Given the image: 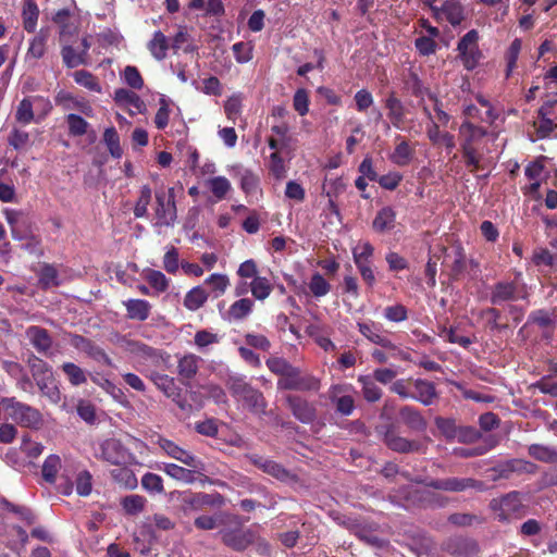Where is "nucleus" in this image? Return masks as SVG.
I'll return each instance as SVG.
<instances>
[{
  "label": "nucleus",
  "mask_w": 557,
  "mask_h": 557,
  "mask_svg": "<svg viewBox=\"0 0 557 557\" xmlns=\"http://www.w3.org/2000/svg\"><path fill=\"white\" fill-rule=\"evenodd\" d=\"M460 147L465 158L466 165L474 172L480 169L482 154L478 151L476 145L486 135L483 127L476 126L468 121L459 127Z\"/></svg>",
  "instance_id": "obj_1"
},
{
  "label": "nucleus",
  "mask_w": 557,
  "mask_h": 557,
  "mask_svg": "<svg viewBox=\"0 0 557 557\" xmlns=\"http://www.w3.org/2000/svg\"><path fill=\"white\" fill-rule=\"evenodd\" d=\"M28 363L32 376L41 394L51 403H59L61 400V394L54 382L53 373L49 364L35 356L29 359Z\"/></svg>",
  "instance_id": "obj_2"
},
{
  "label": "nucleus",
  "mask_w": 557,
  "mask_h": 557,
  "mask_svg": "<svg viewBox=\"0 0 557 557\" xmlns=\"http://www.w3.org/2000/svg\"><path fill=\"white\" fill-rule=\"evenodd\" d=\"M228 388L238 401L256 413H263L267 401L261 392L250 386L244 377L231 376Z\"/></svg>",
  "instance_id": "obj_3"
},
{
  "label": "nucleus",
  "mask_w": 557,
  "mask_h": 557,
  "mask_svg": "<svg viewBox=\"0 0 557 557\" xmlns=\"http://www.w3.org/2000/svg\"><path fill=\"white\" fill-rule=\"evenodd\" d=\"M156 227L173 226L176 221L174 189H161L156 193Z\"/></svg>",
  "instance_id": "obj_4"
},
{
  "label": "nucleus",
  "mask_w": 557,
  "mask_h": 557,
  "mask_svg": "<svg viewBox=\"0 0 557 557\" xmlns=\"http://www.w3.org/2000/svg\"><path fill=\"white\" fill-rule=\"evenodd\" d=\"M2 404L11 419L26 428H38L42 422V416L36 408L20 403L14 398H3Z\"/></svg>",
  "instance_id": "obj_5"
},
{
  "label": "nucleus",
  "mask_w": 557,
  "mask_h": 557,
  "mask_svg": "<svg viewBox=\"0 0 557 557\" xmlns=\"http://www.w3.org/2000/svg\"><path fill=\"white\" fill-rule=\"evenodd\" d=\"M320 386V379L310 373L301 372L297 367H293L286 377H280L277 381L278 389L317 392Z\"/></svg>",
  "instance_id": "obj_6"
},
{
  "label": "nucleus",
  "mask_w": 557,
  "mask_h": 557,
  "mask_svg": "<svg viewBox=\"0 0 557 557\" xmlns=\"http://www.w3.org/2000/svg\"><path fill=\"white\" fill-rule=\"evenodd\" d=\"M479 34L475 29L469 30L458 42L459 58L467 70H473L482 57L478 47Z\"/></svg>",
  "instance_id": "obj_7"
},
{
  "label": "nucleus",
  "mask_w": 557,
  "mask_h": 557,
  "mask_svg": "<svg viewBox=\"0 0 557 557\" xmlns=\"http://www.w3.org/2000/svg\"><path fill=\"white\" fill-rule=\"evenodd\" d=\"M330 399L342 416H350L355 410V388L351 384H336L330 388Z\"/></svg>",
  "instance_id": "obj_8"
},
{
  "label": "nucleus",
  "mask_w": 557,
  "mask_h": 557,
  "mask_svg": "<svg viewBox=\"0 0 557 557\" xmlns=\"http://www.w3.org/2000/svg\"><path fill=\"white\" fill-rule=\"evenodd\" d=\"M384 443L386 446L400 454L419 453L424 454L426 450L425 440H408L398 435L394 430L388 429L384 434Z\"/></svg>",
  "instance_id": "obj_9"
},
{
  "label": "nucleus",
  "mask_w": 557,
  "mask_h": 557,
  "mask_svg": "<svg viewBox=\"0 0 557 557\" xmlns=\"http://www.w3.org/2000/svg\"><path fill=\"white\" fill-rule=\"evenodd\" d=\"M253 300L247 297L235 300L228 308H225V302L218 305L222 320L228 323H238L246 320L253 311Z\"/></svg>",
  "instance_id": "obj_10"
},
{
  "label": "nucleus",
  "mask_w": 557,
  "mask_h": 557,
  "mask_svg": "<svg viewBox=\"0 0 557 557\" xmlns=\"http://www.w3.org/2000/svg\"><path fill=\"white\" fill-rule=\"evenodd\" d=\"M428 486L433 487L435 490L445 491V492H463L469 488H474L478 491H484L485 484L481 481L471 478H445V479H436L431 480L428 483Z\"/></svg>",
  "instance_id": "obj_11"
},
{
  "label": "nucleus",
  "mask_w": 557,
  "mask_h": 557,
  "mask_svg": "<svg viewBox=\"0 0 557 557\" xmlns=\"http://www.w3.org/2000/svg\"><path fill=\"white\" fill-rule=\"evenodd\" d=\"M158 445L169 457L181 461L194 470H205L203 463L197 457L180 447L174 442L160 437Z\"/></svg>",
  "instance_id": "obj_12"
},
{
  "label": "nucleus",
  "mask_w": 557,
  "mask_h": 557,
  "mask_svg": "<svg viewBox=\"0 0 557 557\" xmlns=\"http://www.w3.org/2000/svg\"><path fill=\"white\" fill-rule=\"evenodd\" d=\"M99 457L112 465H124L132 459V454L115 438H109L101 443Z\"/></svg>",
  "instance_id": "obj_13"
},
{
  "label": "nucleus",
  "mask_w": 557,
  "mask_h": 557,
  "mask_svg": "<svg viewBox=\"0 0 557 557\" xmlns=\"http://www.w3.org/2000/svg\"><path fill=\"white\" fill-rule=\"evenodd\" d=\"M66 25H63L60 32V40L62 42V59L67 67H76L81 64H86L87 59L84 57V52L79 51V48H74L70 44L69 35L70 30Z\"/></svg>",
  "instance_id": "obj_14"
},
{
  "label": "nucleus",
  "mask_w": 557,
  "mask_h": 557,
  "mask_svg": "<svg viewBox=\"0 0 557 557\" xmlns=\"http://www.w3.org/2000/svg\"><path fill=\"white\" fill-rule=\"evenodd\" d=\"M525 298V293L519 288L516 282H499L492 292L491 301L494 305H502L505 301H512Z\"/></svg>",
  "instance_id": "obj_15"
},
{
  "label": "nucleus",
  "mask_w": 557,
  "mask_h": 557,
  "mask_svg": "<svg viewBox=\"0 0 557 557\" xmlns=\"http://www.w3.org/2000/svg\"><path fill=\"white\" fill-rule=\"evenodd\" d=\"M437 20H445L453 26L459 25L463 16V8L457 0H446L441 8L430 4Z\"/></svg>",
  "instance_id": "obj_16"
},
{
  "label": "nucleus",
  "mask_w": 557,
  "mask_h": 557,
  "mask_svg": "<svg viewBox=\"0 0 557 557\" xmlns=\"http://www.w3.org/2000/svg\"><path fill=\"white\" fill-rule=\"evenodd\" d=\"M5 220L11 227L12 237L17 240L25 239L29 234V222L27 215L18 210L7 209Z\"/></svg>",
  "instance_id": "obj_17"
},
{
  "label": "nucleus",
  "mask_w": 557,
  "mask_h": 557,
  "mask_svg": "<svg viewBox=\"0 0 557 557\" xmlns=\"http://www.w3.org/2000/svg\"><path fill=\"white\" fill-rule=\"evenodd\" d=\"M285 400L294 417L302 423H310L315 418V409L306 399L297 395H287Z\"/></svg>",
  "instance_id": "obj_18"
},
{
  "label": "nucleus",
  "mask_w": 557,
  "mask_h": 557,
  "mask_svg": "<svg viewBox=\"0 0 557 557\" xmlns=\"http://www.w3.org/2000/svg\"><path fill=\"white\" fill-rule=\"evenodd\" d=\"M250 461L261 469L264 473L282 481H288L292 475L288 470H286L282 465L275 462L274 460L263 458L261 456L252 455L249 457Z\"/></svg>",
  "instance_id": "obj_19"
},
{
  "label": "nucleus",
  "mask_w": 557,
  "mask_h": 557,
  "mask_svg": "<svg viewBox=\"0 0 557 557\" xmlns=\"http://www.w3.org/2000/svg\"><path fill=\"white\" fill-rule=\"evenodd\" d=\"M26 337L38 352L48 355L52 346V338L47 330L40 326H29L26 330Z\"/></svg>",
  "instance_id": "obj_20"
},
{
  "label": "nucleus",
  "mask_w": 557,
  "mask_h": 557,
  "mask_svg": "<svg viewBox=\"0 0 557 557\" xmlns=\"http://www.w3.org/2000/svg\"><path fill=\"white\" fill-rule=\"evenodd\" d=\"M231 170L239 178L240 188L247 196H253L258 191L259 177L251 170L239 164L233 165Z\"/></svg>",
  "instance_id": "obj_21"
},
{
  "label": "nucleus",
  "mask_w": 557,
  "mask_h": 557,
  "mask_svg": "<svg viewBox=\"0 0 557 557\" xmlns=\"http://www.w3.org/2000/svg\"><path fill=\"white\" fill-rule=\"evenodd\" d=\"M113 99L119 106L128 107L132 114L141 113L146 109V104L140 97L125 88L116 89Z\"/></svg>",
  "instance_id": "obj_22"
},
{
  "label": "nucleus",
  "mask_w": 557,
  "mask_h": 557,
  "mask_svg": "<svg viewBox=\"0 0 557 557\" xmlns=\"http://www.w3.org/2000/svg\"><path fill=\"white\" fill-rule=\"evenodd\" d=\"M126 315L131 320L146 321L151 312V305L145 299H127L123 301Z\"/></svg>",
  "instance_id": "obj_23"
},
{
  "label": "nucleus",
  "mask_w": 557,
  "mask_h": 557,
  "mask_svg": "<svg viewBox=\"0 0 557 557\" xmlns=\"http://www.w3.org/2000/svg\"><path fill=\"white\" fill-rule=\"evenodd\" d=\"M413 386L414 393H411V398L424 406L432 405L437 397L435 385L432 382L418 379L413 382Z\"/></svg>",
  "instance_id": "obj_24"
},
{
  "label": "nucleus",
  "mask_w": 557,
  "mask_h": 557,
  "mask_svg": "<svg viewBox=\"0 0 557 557\" xmlns=\"http://www.w3.org/2000/svg\"><path fill=\"white\" fill-rule=\"evenodd\" d=\"M223 542L236 550L245 549L252 541V534L247 530L221 532Z\"/></svg>",
  "instance_id": "obj_25"
},
{
  "label": "nucleus",
  "mask_w": 557,
  "mask_h": 557,
  "mask_svg": "<svg viewBox=\"0 0 557 557\" xmlns=\"http://www.w3.org/2000/svg\"><path fill=\"white\" fill-rule=\"evenodd\" d=\"M396 224V211L389 207H383L377 211L372 222V227L377 233H384L393 230Z\"/></svg>",
  "instance_id": "obj_26"
},
{
  "label": "nucleus",
  "mask_w": 557,
  "mask_h": 557,
  "mask_svg": "<svg viewBox=\"0 0 557 557\" xmlns=\"http://www.w3.org/2000/svg\"><path fill=\"white\" fill-rule=\"evenodd\" d=\"M147 48L156 60L162 61L165 59L171 45L169 38L161 30H156L148 41Z\"/></svg>",
  "instance_id": "obj_27"
},
{
  "label": "nucleus",
  "mask_w": 557,
  "mask_h": 557,
  "mask_svg": "<svg viewBox=\"0 0 557 557\" xmlns=\"http://www.w3.org/2000/svg\"><path fill=\"white\" fill-rule=\"evenodd\" d=\"M201 358L195 354H186L178 359L177 371L182 380H191L199 370Z\"/></svg>",
  "instance_id": "obj_28"
},
{
  "label": "nucleus",
  "mask_w": 557,
  "mask_h": 557,
  "mask_svg": "<svg viewBox=\"0 0 557 557\" xmlns=\"http://www.w3.org/2000/svg\"><path fill=\"white\" fill-rule=\"evenodd\" d=\"M426 134L429 139L434 145H443L447 152H451L455 148V137L450 133L441 132L440 126L436 122L431 123L428 126Z\"/></svg>",
  "instance_id": "obj_29"
},
{
  "label": "nucleus",
  "mask_w": 557,
  "mask_h": 557,
  "mask_svg": "<svg viewBox=\"0 0 557 557\" xmlns=\"http://www.w3.org/2000/svg\"><path fill=\"white\" fill-rule=\"evenodd\" d=\"M73 343L75 347L86 351L94 359L102 361L107 366L112 364L111 358L103 351V349L92 344L89 339L83 336H75Z\"/></svg>",
  "instance_id": "obj_30"
},
{
  "label": "nucleus",
  "mask_w": 557,
  "mask_h": 557,
  "mask_svg": "<svg viewBox=\"0 0 557 557\" xmlns=\"http://www.w3.org/2000/svg\"><path fill=\"white\" fill-rule=\"evenodd\" d=\"M414 153V148L407 140H401L391 153L389 160L398 166H406L413 160Z\"/></svg>",
  "instance_id": "obj_31"
},
{
  "label": "nucleus",
  "mask_w": 557,
  "mask_h": 557,
  "mask_svg": "<svg viewBox=\"0 0 557 557\" xmlns=\"http://www.w3.org/2000/svg\"><path fill=\"white\" fill-rule=\"evenodd\" d=\"M385 107L388 110V117L394 127L403 129V123L405 119V107L399 99L394 95H391L385 100Z\"/></svg>",
  "instance_id": "obj_32"
},
{
  "label": "nucleus",
  "mask_w": 557,
  "mask_h": 557,
  "mask_svg": "<svg viewBox=\"0 0 557 557\" xmlns=\"http://www.w3.org/2000/svg\"><path fill=\"white\" fill-rule=\"evenodd\" d=\"M180 498L182 503V510L184 512H188L190 510H198L202 508L205 505H209L210 496L208 494L198 493L194 494L190 492L180 493Z\"/></svg>",
  "instance_id": "obj_33"
},
{
  "label": "nucleus",
  "mask_w": 557,
  "mask_h": 557,
  "mask_svg": "<svg viewBox=\"0 0 557 557\" xmlns=\"http://www.w3.org/2000/svg\"><path fill=\"white\" fill-rule=\"evenodd\" d=\"M529 455L541 462L557 463V448L542 444H532L528 448Z\"/></svg>",
  "instance_id": "obj_34"
},
{
  "label": "nucleus",
  "mask_w": 557,
  "mask_h": 557,
  "mask_svg": "<svg viewBox=\"0 0 557 557\" xmlns=\"http://www.w3.org/2000/svg\"><path fill=\"white\" fill-rule=\"evenodd\" d=\"M399 417L400 420L411 430L423 431L426 426L424 418L417 409L410 406L403 407L399 411Z\"/></svg>",
  "instance_id": "obj_35"
},
{
  "label": "nucleus",
  "mask_w": 557,
  "mask_h": 557,
  "mask_svg": "<svg viewBox=\"0 0 557 557\" xmlns=\"http://www.w3.org/2000/svg\"><path fill=\"white\" fill-rule=\"evenodd\" d=\"M209 298V293L202 286L193 287L184 298V306L196 311L201 308Z\"/></svg>",
  "instance_id": "obj_36"
},
{
  "label": "nucleus",
  "mask_w": 557,
  "mask_h": 557,
  "mask_svg": "<svg viewBox=\"0 0 557 557\" xmlns=\"http://www.w3.org/2000/svg\"><path fill=\"white\" fill-rule=\"evenodd\" d=\"M358 382L361 384V392L367 401L375 403L380 400L382 389L370 375H359Z\"/></svg>",
  "instance_id": "obj_37"
},
{
  "label": "nucleus",
  "mask_w": 557,
  "mask_h": 557,
  "mask_svg": "<svg viewBox=\"0 0 557 557\" xmlns=\"http://www.w3.org/2000/svg\"><path fill=\"white\" fill-rule=\"evenodd\" d=\"M169 476L185 482L193 483L195 481V472H200L201 470L186 469L175 463H164L161 468Z\"/></svg>",
  "instance_id": "obj_38"
},
{
  "label": "nucleus",
  "mask_w": 557,
  "mask_h": 557,
  "mask_svg": "<svg viewBox=\"0 0 557 557\" xmlns=\"http://www.w3.org/2000/svg\"><path fill=\"white\" fill-rule=\"evenodd\" d=\"M499 506L504 519L519 512L522 507L520 494L518 492L508 493L500 499Z\"/></svg>",
  "instance_id": "obj_39"
},
{
  "label": "nucleus",
  "mask_w": 557,
  "mask_h": 557,
  "mask_svg": "<svg viewBox=\"0 0 557 557\" xmlns=\"http://www.w3.org/2000/svg\"><path fill=\"white\" fill-rule=\"evenodd\" d=\"M48 40V32L41 29L30 41L26 53V58L38 60L44 57L46 52V45Z\"/></svg>",
  "instance_id": "obj_40"
},
{
  "label": "nucleus",
  "mask_w": 557,
  "mask_h": 557,
  "mask_svg": "<svg viewBox=\"0 0 557 557\" xmlns=\"http://www.w3.org/2000/svg\"><path fill=\"white\" fill-rule=\"evenodd\" d=\"M205 284L210 287L213 297L218 298L224 295L231 283L226 274L213 273L205 280Z\"/></svg>",
  "instance_id": "obj_41"
},
{
  "label": "nucleus",
  "mask_w": 557,
  "mask_h": 557,
  "mask_svg": "<svg viewBox=\"0 0 557 557\" xmlns=\"http://www.w3.org/2000/svg\"><path fill=\"white\" fill-rule=\"evenodd\" d=\"M206 186L219 200L224 199L228 191L232 189L231 182L225 176L211 177L206 181Z\"/></svg>",
  "instance_id": "obj_42"
},
{
  "label": "nucleus",
  "mask_w": 557,
  "mask_h": 557,
  "mask_svg": "<svg viewBox=\"0 0 557 557\" xmlns=\"http://www.w3.org/2000/svg\"><path fill=\"white\" fill-rule=\"evenodd\" d=\"M15 120L23 125H28L32 122L36 123L30 97H26L20 101L15 111Z\"/></svg>",
  "instance_id": "obj_43"
},
{
  "label": "nucleus",
  "mask_w": 557,
  "mask_h": 557,
  "mask_svg": "<svg viewBox=\"0 0 557 557\" xmlns=\"http://www.w3.org/2000/svg\"><path fill=\"white\" fill-rule=\"evenodd\" d=\"M251 295L255 299L263 301L272 293V285L264 276L255 277L249 284Z\"/></svg>",
  "instance_id": "obj_44"
},
{
  "label": "nucleus",
  "mask_w": 557,
  "mask_h": 557,
  "mask_svg": "<svg viewBox=\"0 0 557 557\" xmlns=\"http://www.w3.org/2000/svg\"><path fill=\"white\" fill-rule=\"evenodd\" d=\"M38 15L39 10L34 0H26L23 7V23L28 33L35 32Z\"/></svg>",
  "instance_id": "obj_45"
},
{
  "label": "nucleus",
  "mask_w": 557,
  "mask_h": 557,
  "mask_svg": "<svg viewBox=\"0 0 557 557\" xmlns=\"http://www.w3.org/2000/svg\"><path fill=\"white\" fill-rule=\"evenodd\" d=\"M60 469L61 458L58 455H49L41 468L42 478L48 483H54Z\"/></svg>",
  "instance_id": "obj_46"
},
{
  "label": "nucleus",
  "mask_w": 557,
  "mask_h": 557,
  "mask_svg": "<svg viewBox=\"0 0 557 557\" xmlns=\"http://www.w3.org/2000/svg\"><path fill=\"white\" fill-rule=\"evenodd\" d=\"M73 78L76 84L85 87L86 89L94 92H101L102 88L97 77L85 70H78L73 73Z\"/></svg>",
  "instance_id": "obj_47"
},
{
  "label": "nucleus",
  "mask_w": 557,
  "mask_h": 557,
  "mask_svg": "<svg viewBox=\"0 0 557 557\" xmlns=\"http://www.w3.org/2000/svg\"><path fill=\"white\" fill-rule=\"evenodd\" d=\"M39 284L48 289L60 285L58 270L51 264H44L38 274Z\"/></svg>",
  "instance_id": "obj_48"
},
{
  "label": "nucleus",
  "mask_w": 557,
  "mask_h": 557,
  "mask_svg": "<svg viewBox=\"0 0 557 557\" xmlns=\"http://www.w3.org/2000/svg\"><path fill=\"white\" fill-rule=\"evenodd\" d=\"M149 379L154 383V385L162 391L166 396H173L176 392V385L173 377H170L166 374L151 372Z\"/></svg>",
  "instance_id": "obj_49"
},
{
  "label": "nucleus",
  "mask_w": 557,
  "mask_h": 557,
  "mask_svg": "<svg viewBox=\"0 0 557 557\" xmlns=\"http://www.w3.org/2000/svg\"><path fill=\"white\" fill-rule=\"evenodd\" d=\"M219 342L220 336L216 333L210 332L208 330H200L196 332L194 336V343L197 349L201 352H206L209 346L215 345Z\"/></svg>",
  "instance_id": "obj_50"
},
{
  "label": "nucleus",
  "mask_w": 557,
  "mask_h": 557,
  "mask_svg": "<svg viewBox=\"0 0 557 557\" xmlns=\"http://www.w3.org/2000/svg\"><path fill=\"white\" fill-rule=\"evenodd\" d=\"M308 287L311 294L317 298L327 295L331 290V284L320 273H314L311 276Z\"/></svg>",
  "instance_id": "obj_51"
},
{
  "label": "nucleus",
  "mask_w": 557,
  "mask_h": 557,
  "mask_svg": "<svg viewBox=\"0 0 557 557\" xmlns=\"http://www.w3.org/2000/svg\"><path fill=\"white\" fill-rule=\"evenodd\" d=\"M374 248L369 242L359 243L352 248V257L356 265L370 264Z\"/></svg>",
  "instance_id": "obj_52"
},
{
  "label": "nucleus",
  "mask_w": 557,
  "mask_h": 557,
  "mask_svg": "<svg viewBox=\"0 0 557 557\" xmlns=\"http://www.w3.org/2000/svg\"><path fill=\"white\" fill-rule=\"evenodd\" d=\"M243 108L242 94H234L227 98L224 103V112L230 121L235 123L236 119L240 115Z\"/></svg>",
  "instance_id": "obj_53"
},
{
  "label": "nucleus",
  "mask_w": 557,
  "mask_h": 557,
  "mask_svg": "<svg viewBox=\"0 0 557 557\" xmlns=\"http://www.w3.org/2000/svg\"><path fill=\"white\" fill-rule=\"evenodd\" d=\"M30 99L36 116V123H40L51 112L52 103L48 98L42 96H33Z\"/></svg>",
  "instance_id": "obj_54"
},
{
  "label": "nucleus",
  "mask_w": 557,
  "mask_h": 557,
  "mask_svg": "<svg viewBox=\"0 0 557 557\" xmlns=\"http://www.w3.org/2000/svg\"><path fill=\"white\" fill-rule=\"evenodd\" d=\"M103 141L112 157L117 159L122 157L123 150L120 146V138L114 127L106 128Z\"/></svg>",
  "instance_id": "obj_55"
},
{
  "label": "nucleus",
  "mask_w": 557,
  "mask_h": 557,
  "mask_svg": "<svg viewBox=\"0 0 557 557\" xmlns=\"http://www.w3.org/2000/svg\"><path fill=\"white\" fill-rule=\"evenodd\" d=\"M152 191L147 185L140 188L139 198L134 208V215L136 218H144L148 213V206L151 201Z\"/></svg>",
  "instance_id": "obj_56"
},
{
  "label": "nucleus",
  "mask_w": 557,
  "mask_h": 557,
  "mask_svg": "<svg viewBox=\"0 0 557 557\" xmlns=\"http://www.w3.org/2000/svg\"><path fill=\"white\" fill-rule=\"evenodd\" d=\"M62 370L67 376L71 384L78 386L87 381V376L82 368L73 362H65L62 366Z\"/></svg>",
  "instance_id": "obj_57"
},
{
  "label": "nucleus",
  "mask_w": 557,
  "mask_h": 557,
  "mask_svg": "<svg viewBox=\"0 0 557 557\" xmlns=\"http://www.w3.org/2000/svg\"><path fill=\"white\" fill-rule=\"evenodd\" d=\"M528 322L537 324L541 327L554 326L555 313L554 311L539 309L530 313Z\"/></svg>",
  "instance_id": "obj_58"
},
{
  "label": "nucleus",
  "mask_w": 557,
  "mask_h": 557,
  "mask_svg": "<svg viewBox=\"0 0 557 557\" xmlns=\"http://www.w3.org/2000/svg\"><path fill=\"white\" fill-rule=\"evenodd\" d=\"M145 278L158 293H163L169 287V280L161 271L148 270L145 273Z\"/></svg>",
  "instance_id": "obj_59"
},
{
  "label": "nucleus",
  "mask_w": 557,
  "mask_h": 557,
  "mask_svg": "<svg viewBox=\"0 0 557 557\" xmlns=\"http://www.w3.org/2000/svg\"><path fill=\"white\" fill-rule=\"evenodd\" d=\"M357 327L361 335L372 344H376L380 337L383 335L380 325L373 321L358 322Z\"/></svg>",
  "instance_id": "obj_60"
},
{
  "label": "nucleus",
  "mask_w": 557,
  "mask_h": 557,
  "mask_svg": "<svg viewBox=\"0 0 557 557\" xmlns=\"http://www.w3.org/2000/svg\"><path fill=\"white\" fill-rule=\"evenodd\" d=\"M111 475L117 483L127 488L133 490L137 486V479L128 468L114 469L112 470Z\"/></svg>",
  "instance_id": "obj_61"
},
{
  "label": "nucleus",
  "mask_w": 557,
  "mask_h": 557,
  "mask_svg": "<svg viewBox=\"0 0 557 557\" xmlns=\"http://www.w3.org/2000/svg\"><path fill=\"white\" fill-rule=\"evenodd\" d=\"M145 504L146 498L137 494L128 495L122 500V507L128 515H137L141 512Z\"/></svg>",
  "instance_id": "obj_62"
},
{
  "label": "nucleus",
  "mask_w": 557,
  "mask_h": 557,
  "mask_svg": "<svg viewBox=\"0 0 557 557\" xmlns=\"http://www.w3.org/2000/svg\"><path fill=\"white\" fill-rule=\"evenodd\" d=\"M383 315L389 322L400 323L408 319V310L404 305L396 304L385 307Z\"/></svg>",
  "instance_id": "obj_63"
},
{
  "label": "nucleus",
  "mask_w": 557,
  "mask_h": 557,
  "mask_svg": "<svg viewBox=\"0 0 557 557\" xmlns=\"http://www.w3.org/2000/svg\"><path fill=\"white\" fill-rule=\"evenodd\" d=\"M141 486L149 493L161 494L163 488V480L160 475L147 472L141 478Z\"/></svg>",
  "instance_id": "obj_64"
}]
</instances>
